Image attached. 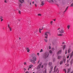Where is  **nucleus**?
I'll return each mask as SVG.
<instances>
[{"label":"nucleus","instance_id":"nucleus-1","mask_svg":"<svg viewBox=\"0 0 73 73\" xmlns=\"http://www.w3.org/2000/svg\"><path fill=\"white\" fill-rule=\"evenodd\" d=\"M48 34H50V33L49 32H46L44 34V35L45 36V38H46V39H44V40L45 41L47 42H48Z\"/></svg>","mask_w":73,"mask_h":73},{"label":"nucleus","instance_id":"nucleus-2","mask_svg":"<svg viewBox=\"0 0 73 73\" xmlns=\"http://www.w3.org/2000/svg\"><path fill=\"white\" fill-rule=\"evenodd\" d=\"M59 72V70L58 68L57 67V66H56L54 68V71H52V73H58Z\"/></svg>","mask_w":73,"mask_h":73},{"label":"nucleus","instance_id":"nucleus-3","mask_svg":"<svg viewBox=\"0 0 73 73\" xmlns=\"http://www.w3.org/2000/svg\"><path fill=\"white\" fill-rule=\"evenodd\" d=\"M49 54L48 52H46L43 55V58H46L49 56Z\"/></svg>","mask_w":73,"mask_h":73},{"label":"nucleus","instance_id":"nucleus-4","mask_svg":"<svg viewBox=\"0 0 73 73\" xmlns=\"http://www.w3.org/2000/svg\"><path fill=\"white\" fill-rule=\"evenodd\" d=\"M36 55L35 54H33L31 55V56L32 57V59L33 60H34L35 61H36V58L35 57Z\"/></svg>","mask_w":73,"mask_h":73},{"label":"nucleus","instance_id":"nucleus-5","mask_svg":"<svg viewBox=\"0 0 73 73\" xmlns=\"http://www.w3.org/2000/svg\"><path fill=\"white\" fill-rule=\"evenodd\" d=\"M42 64V63L40 62L39 64V65H38V66L36 68L39 71H40L41 70V66Z\"/></svg>","mask_w":73,"mask_h":73},{"label":"nucleus","instance_id":"nucleus-6","mask_svg":"<svg viewBox=\"0 0 73 73\" xmlns=\"http://www.w3.org/2000/svg\"><path fill=\"white\" fill-rule=\"evenodd\" d=\"M49 2L50 3H56V0H50Z\"/></svg>","mask_w":73,"mask_h":73},{"label":"nucleus","instance_id":"nucleus-7","mask_svg":"<svg viewBox=\"0 0 73 73\" xmlns=\"http://www.w3.org/2000/svg\"><path fill=\"white\" fill-rule=\"evenodd\" d=\"M8 28H9V30L11 32L12 31V28L10 27V25L9 24L8 25Z\"/></svg>","mask_w":73,"mask_h":73},{"label":"nucleus","instance_id":"nucleus-8","mask_svg":"<svg viewBox=\"0 0 73 73\" xmlns=\"http://www.w3.org/2000/svg\"><path fill=\"white\" fill-rule=\"evenodd\" d=\"M44 1H41V3L40 4V5H41V6H43L44 5Z\"/></svg>","mask_w":73,"mask_h":73},{"label":"nucleus","instance_id":"nucleus-9","mask_svg":"<svg viewBox=\"0 0 73 73\" xmlns=\"http://www.w3.org/2000/svg\"><path fill=\"white\" fill-rule=\"evenodd\" d=\"M64 31L63 29H61V30L60 31V32L61 34L64 33Z\"/></svg>","mask_w":73,"mask_h":73},{"label":"nucleus","instance_id":"nucleus-10","mask_svg":"<svg viewBox=\"0 0 73 73\" xmlns=\"http://www.w3.org/2000/svg\"><path fill=\"white\" fill-rule=\"evenodd\" d=\"M19 1L21 3V4H22L23 3L24 1V0H19Z\"/></svg>","mask_w":73,"mask_h":73},{"label":"nucleus","instance_id":"nucleus-11","mask_svg":"<svg viewBox=\"0 0 73 73\" xmlns=\"http://www.w3.org/2000/svg\"><path fill=\"white\" fill-rule=\"evenodd\" d=\"M19 1L21 3V4H22L23 3L24 1V0H19Z\"/></svg>","mask_w":73,"mask_h":73},{"label":"nucleus","instance_id":"nucleus-12","mask_svg":"<svg viewBox=\"0 0 73 73\" xmlns=\"http://www.w3.org/2000/svg\"><path fill=\"white\" fill-rule=\"evenodd\" d=\"M62 52V50H59L58 52L57 53V54H60Z\"/></svg>","mask_w":73,"mask_h":73},{"label":"nucleus","instance_id":"nucleus-13","mask_svg":"<svg viewBox=\"0 0 73 73\" xmlns=\"http://www.w3.org/2000/svg\"><path fill=\"white\" fill-rule=\"evenodd\" d=\"M63 61L64 63L66 61V57L65 56H63Z\"/></svg>","mask_w":73,"mask_h":73},{"label":"nucleus","instance_id":"nucleus-14","mask_svg":"<svg viewBox=\"0 0 73 73\" xmlns=\"http://www.w3.org/2000/svg\"><path fill=\"white\" fill-rule=\"evenodd\" d=\"M26 50H27V52H29L30 51V49L29 48H26Z\"/></svg>","mask_w":73,"mask_h":73},{"label":"nucleus","instance_id":"nucleus-15","mask_svg":"<svg viewBox=\"0 0 73 73\" xmlns=\"http://www.w3.org/2000/svg\"><path fill=\"white\" fill-rule=\"evenodd\" d=\"M73 62V59H72L71 60V61L70 62L71 65H72V64Z\"/></svg>","mask_w":73,"mask_h":73},{"label":"nucleus","instance_id":"nucleus-16","mask_svg":"<svg viewBox=\"0 0 73 73\" xmlns=\"http://www.w3.org/2000/svg\"><path fill=\"white\" fill-rule=\"evenodd\" d=\"M43 73H47V70L46 69H45L44 70L43 72Z\"/></svg>","mask_w":73,"mask_h":73},{"label":"nucleus","instance_id":"nucleus-17","mask_svg":"<svg viewBox=\"0 0 73 73\" xmlns=\"http://www.w3.org/2000/svg\"><path fill=\"white\" fill-rule=\"evenodd\" d=\"M62 57L61 56H58L57 57V58L58 59H60L62 58Z\"/></svg>","mask_w":73,"mask_h":73},{"label":"nucleus","instance_id":"nucleus-18","mask_svg":"<svg viewBox=\"0 0 73 73\" xmlns=\"http://www.w3.org/2000/svg\"><path fill=\"white\" fill-rule=\"evenodd\" d=\"M3 17L2 16H1L0 17V19L1 20V22H2L3 21Z\"/></svg>","mask_w":73,"mask_h":73},{"label":"nucleus","instance_id":"nucleus-19","mask_svg":"<svg viewBox=\"0 0 73 73\" xmlns=\"http://www.w3.org/2000/svg\"><path fill=\"white\" fill-rule=\"evenodd\" d=\"M32 66H33V65H30L29 66V69H31V68H32Z\"/></svg>","mask_w":73,"mask_h":73},{"label":"nucleus","instance_id":"nucleus-20","mask_svg":"<svg viewBox=\"0 0 73 73\" xmlns=\"http://www.w3.org/2000/svg\"><path fill=\"white\" fill-rule=\"evenodd\" d=\"M73 56V52H72L71 54V55H70V57L72 58Z\"/></svg>","mask_w":73,"mask_h":73},{"label":"nucleus","instance_id":"nucleus-21","mask_svg":"<svg viewBox=\"0 0 73 73\" xmlns=\"http://www.w3.org/2000/svg\"><path fill=\"white\" fill-rule=\"evenodd\" d=\"M71 51V49L69 48L68 50V53H70Z\"/></svg>","mask_w":73,"mask_h":73},{"label":"nucleus","instance_id":"nucleus-22","mask_svg":"<svg viewBox=\"0 0 73 73\" xmlns=\"http://www.w3.org/2000/svg\"><path fill=\"white\" fill-rule=\"evenodd\" d=\"M63 64V61L62 60L60 62V65H62Z\"/></svg>","mask_w":73,"mask_h":73},{"label":"nucleus","instance_id":"nucleus-23","mask_svg":"<svg viewBox=\"0 0 73 73\" xmlns=\"http://www.w3.org/2000/svg\"><path fill=\"white\" fill-rule=\"evenodd\" d=\"M31 61L32 62H35V60H31Z\"/></svg>","mask_w":73,"mask_h":73},{"label":"nucleus","instance_id":"nucleus-24","mask_svg":"<svg viewBox=\"0 0 73 73\" xmlns=\"http://www.w3.org/2000/svg\"><path fill=\"white\" fill-rule=\"evenodd\" d=\"M70 70V68H69L68 69L67 73H68L69 72Z\"/></svg>","mask_w":73,"mask_h":73},{"label":"nucleus","instance_id":"nucleus-25","mask_svg":"<svg viewBox=\"0 0 73 73\" xmlns=\"http://www.w3.org/2000/svg\"><path fill=\"white\" fill-rule=\"evenodd\" d=\"M70 7H73V3H72H72H71V4L70 5Z\"/></svg>","mask_w":73,"mask_h":73},{"label":"nucleus","instance_id":"nucleus-26","mask_svg":"<svg viewBox=\"0 0 73 73\" xmlns=\"http://www.w3.org/2000/svg\"><path fill=\"white\" fill-rule=\"evenodd\" d=\"M70 25H68L67 26V28L68 29H70Z\"/></svg>","mask_w":73,"mask_h":73},{"label":"nucleus","instance_id":"nucleus-27","mask_svg":"<svg viewBox=\"0 0 73 73\" xmlns=\"http://www.w3.org/2000/svg\"><path fill=\"white\" fill-rule=\"evenodd\" d=\"M65 47H66V45H64V46H63V50H64L65 48Z\"/></svg>","mask_w":73,"mask_h":73},{"label":"nucleus","instance_id":"nucleus-28","mask_svg":"<svg viewBox=\"0 0 73 73\" xmlns=\"http://www.w3.org/2000/svg\"><path fill=\"white\" fill-rule=\"evenodd\" d=\"M49 52L50 53V54L52 53V50H50Z\"/></svg>","mask_w":73,"mask_h":73},{"label":"nucleus","instance_id":"nucleus-29","mask_svg":"<svg viewBox=\"0 0 73 73\" xmlns=\"http://www.w3.org/2000/svg\"><path fill=\"white\" fill-rule=\"evenodd\" d=\"M64 71H65V73H67V71L66 70V69H64L63 70Z\"/></svg>","mask_w":73,"mask_h":73},{"label":"nucleus","instance_id":"nucleus-30","mask_svg":"<svg viewBox=\"0 0 73 73\" xmlns=\"http://www.w3.org/2000/svg\"><path fill=\"white\" fill-rule=\"evenodd\" d=\"M38 16H42V15L41 14H38Z\"/></svg>","mask_w":73,"mask_h":73},{"label":"nucleus","instance_id":"nucleus-31","mask_svg":"<svg viewBox=\"0 0 73 73\" xmlns=\"http://www.w3.org/2000/svg\"><path fill=\"white\" fill-rule=\"evenodd\" d=\"M53 66H51L50 67V70H52V69H53Z\"/></svg>","mask_w":73,"mask_h":73},{"label":"nucleus","instance_id":"nucleus-32","mask_svg":"<svg viewBox=\"0 0 73 73\" xmlns=\"http://www.w3.org/2000/svg\"><path fill=\"white\" fill-rule=\"evenodd\" d=\"M53 62H54V61H55V58H53Z\"/></svg>","mask_w":73,"mask_h":73},{"label":"nucleus","instance_id":"nucleus-33","mask_svg":"<svg viewBox=\"0 0 73 73\" xmlns=\"http://www.w3.org/2000/svg\"><path fill=\"white\" fill-rule=\"evenodd\" d=\"M52 70H50L49 71V73H51V72H52Z\"/></svg>","mask_w":73,"mask_h":73},{"label":"nucleus","instance_id":"nucleus-34","mask_svg":"<svg viewBox=\"0 0 73 73\" xmlns=\"http://www.w3.org/2000/svg\"><path fill=\"white\" fill-rule=\"evenodd\" d=\"M58 36H62V34H58Z\"/></svg>","mask_w":73,"mask_h":73},{"label":"nucleus","instance_id":"nucleus-35","mask_svg":"<svg viewBox=\"0 0 73 73\" xmlns=\"http://www.w3.org/2000/svg\"><path fill=\"white\" fill-rule=\"evenodd\" d=\"M39 32L40 33H41V30H40V28H39Z\"/></svg>","mask_w":73,"mask_h":73},{"label":"nucleus","instance_id":"nucleus-36","mask_svg":"<svg viewBox=\"0 0 73 73\" xmlns=\"http://www.w3.org/2000/svg\"><path fill=\"white\" fill-rule=\"evenodd\" d=\"M53 23V21H51L50 22V23L51 24V25H52V23Z\"/></svg>","mask_w":73,"mask_h":73},{"label":"nucleus","instance_id":"nucleus-37","mask_svg":"<svg viewBox=\"0 0 73 73\" xmlns=\"http://www.w3.org/2000/svg\"><path fill=\"white\" fill-rule=\"evenodd\" d=\"M24 65H26L27 63L26 62H24Z\"/></svg>","mask_w":73,"mask_h":73},{"label":"nucleus","instance_id":"nucleus-38","mask_svg":"<svg viewBox=\"0 0 73 73\" xmlns=\"http://www.w3.org/2000/svg\"><path fill=\"white\" fill-rule=\"evenodd\" d=\"M5 3H7V0H5Z\"/></svg>","mask_w":73,"mask_h":73},{"label":"nucleus","instance_id":"nucleus-39","mask_svg":"<svg viewBox=\"0 0 73 73\" xmlns=\"http://www.w3.org/2000/svg\"><path fill=\"white\" fill-rule=\"evenodd\" d=\"M19 14H21V11H19Z\"/></svg>","mask_w":73,"mask_h":73},{"label":"nucleus","instance_id":"nucleus-40","mask_svg":"<svg viewBox=\"0 0 73 73\" xmlns=\"http://www.w3.org/2000/svg\"><path fill=\"white\" fill-rule=\"evenodd\" d=\"M49 65H51V62H50L49 63Z\"/></svg>","mask_w":73,"mask_h":73},{"label":"nucleus","instance_id":"nucleus-41","mask_svg":"<svg viewBox=\"0 0 73 73\" xmlns=\"http://www.w3.org/2000/svg\"><path fill=\"white\" fill-rule=\"evenodd\" d=\"M43 67H44V66L42 65L41 66V68H43Z\"/></svg>","mask_w":73,"mask_h":73},{"label":"nucleus","instance_id":"nucleus-42","mask_svg":"<svg viewBox=\"0 0 73 73\" xmlns=\"http://www.w3.org/2000/svg\"><path fill=\"white\" fill-rule=\"evenodd\" d=\"M43 51V50L42 49H41L40 50V52H42Z\"/></svg>","mask_w":73,"mask_h":73},{"label":"nucleus","instance_id":"nucleus-43","mask_svg":"<svg viewBox=\"0 0 73 73\" xmlns=\"http://www.w3.org/2000/svg\"><path fill=\"white\" fill-rule=\"evenodd\" d=\"M43 29V27H42V29H41L40 28V30H42Z\"/></svg>","mask_w":73,"mask_h":73},{"label":"nucleus","instance_id":"nucleus-44","mask_svg":"<svg viewBox=\"0 0 73 73\" xmlns=\"http://www.w3.org/2000/svg\"><path fill=\"white\" fill-rule=\"evenodd\" d=\"M49 49H51V47L50 46H49Z\"/></svg>","mask_w":73,"mask_h":73},{"label":"nucleus","instance_id":"nucleus-45","mask_svg":"<svg viewBox=\"0 0 73 73\" xmlns=\"http://www.w3.org/2000/svg\"><path fill=\"white\" fill-rule=\"evenodd\" d=\"M68 7H67L66 8L65 10H66L67 11V9H68Z\"/></svg>","mask_w":73,"mask_h":73},{"label":"nucleus","instance_id":"nucleus-46","mask_svg":"<svg viewBox=\"0 0 73 73\" xmlns=\"http://www.w3.org/2000/svg\"><path fill=\"white\" fill-rule=\"evenodd\" d=\"M67 53V50H66L65 52V54H66Z\"/></svg>","mask_w":73,"mask_h":73},{"label":"nucleus","instance_id":"nucleus-47","mask_svg":"<svg viewBox=\"0 0 73 73\" xmlns=\"http://www.w3.org/2000/svg\"><path fill=\"white\" fill-rule=\"evenodd\" d=\"M69 58V56L68 55L67 56V58Z\"/></svg>","mask_w":73,"mask_h":73},{"label":"nucleus","instance_id":"nucleus-48","mask_svg":"<svg viewBox=\"0 0 73 73\" xmlns=\"http://www.w3.org/2000/svg\"><path fill=\"white\" fill-rule=\"evenodd\" d=\"M59 14L60 15H61V13L60 12H59Z\"/></svg>","mask_w":73,"mask_h":73},{"label":"nucleus","instance_id":"nucleus-49","mask_svg":"<svg viewBox=\"0 0 73 73\" xmlns=\"http://www.w3.org/2000/svg\"><path fill=\"white\" fill-rule=\"evenodd\" d=\"M14 45L12 46V48H14Z\"/></svg>","mask_w":73,"mask_h":73},{"label":"nucleus","instance_id":"nucleus-50","mask_svg":"<svg viewBox=\"0 0 73 73\" xmlns=\"http://www.w3.org/2000/svg\"><path fill=\"white\" fill-rule=\"evenodd\" d=\"M69 62V60H67V62Z\"/></svg>","mask_w":73,"mask_h":73},{"label":"nucleus","instance_id":"nucleus-51","mask_svg":"<svg viewBox=\"0 0 73 73\" xmlns=\"http://www.w3.org/2000/svg\"><path fill=\"white\" fill-rule=\"evenodd\" d=\"M66 11H67L66 10H65V11H64V13L66 12Z\"/></svg>","mask_w":73,"mask_h":73},{"label":"nucleus","instance_id":"nucleus-52","mask_svg":"<svg viewBox=\"0 0 73 73\" xmlns=\"http://www.w3.org/2000/svg\"><path fill=\"white\" fill-rule=\"evenodd\" d=\"M39 53H37V55H38V56H39Z\"/></svg>","mask_w":73,"mask_h":73},{"label":"nucleus","instance_id":"nucleus-53","mask_svg":"<svg viewBox=\"0 0 73 73\" xmlns=\"http://www.w3.org/2000/svg\"><path fill=\"white\" fill-rule=\"evenodd\" d=\"M25 73H29L28 71L26 72Z\"/></svg>","mask_w":73,"mask_h":73},{"label":"nucleus","instance_id":"nucleus-54","mask_svg":"<svg viewBox=\"0 0 73 73\" xmlns=\"http://www.w3.org/2000/svg\"><path fill=\"white\" fill-rule=\"evenodd\" d=\"M24 69V70H26V69H25V68H24V69Z\"/></svg>","mask_w":73,"mask_h":73},{"label":"nucleus","instance_id":"nucleus-55","mask_svg":"<svg viewBox=\"0 0 73 73\" xmlns=\"http://www.w3.org/2000/svg\"><path fill=\"white\" fill-rule=\"evenodd\" d=\"M32 3H33V4H34V1H33Z\"/></svg>","mask_w":73,"mask_h":73},{"label":"nucleus","instance_id":"nucleus-56","mask_svg":"<svg viewBox=\"0 0 73 73\" xmlns=\"http://www.w3.org/2000/svg\"><path fill=\"white\" fill-rule=\"evenodd\" d=\"M64 42H63L62 43V44H64Z\"/></svg>","mask_w":73,"mask_h":73},{"label":"nucleus","instance_id":"nucleus-57","mask_svg":"<svg viewBox=\"0 0 73 73\" xmlns=\"http://www.w3.org/2000/svg\"><path fill=\"white\" fill-rule=\"evenodd\" d=\"M35 5L36 7V4H35Z\"/></svg>","mask_w":73,"mask_h":73},{"label":"nucleus","instance_id":"nucleus-58","mask_svg":"<svg viewBox=\"0 0 73 73\" xmlns=\"http://www.w3.org/2000/svg\"><path fill=\"white\" fill-rule=\"evenodd\" d=\"M29 69H30V68H29L28 69V70H29Z\"/></svg>","mask_w":73,"mask_h":73},{"label":"nucleus","instance_id":"nucleus-59","mask_svg":"<svg viewBox=\"0 0 73 73\" xmlns=\"http://www.w3.org/2000/svg\"><path fill=\"white\" fill-rule=\"evenodd\" d=\"M60 29V28H59L58 29V30H59Z\"/></svg>","mask_w":73,"mask_h":73},{"label":"nucleus","instance_id":"nucleus-60","mask_svg":"<svg viewBox=\"0 0 73 73\" xmlns=\"http://www.w3.org/2000/svg\"><path fill=\"white\" fill-rule=\"evenodd\" d=\"M39 62H40V60L38 61V63H39Z\"/></svg>","mask_w":73,"mask_h":73},{"label":"nucleus","instance_id":"nucleus-61","mask_svg":"<svg viewBox=\"0 0 73 73\" xmlns=\"http://www.w3.org/2000/svg\"><path fill=\"white\" fill-rule=\"evenodd\" d=\"M54 21H56V20H55V19H54Z\"/></svg>","mask_w":73,"mask_h":73},{"label":"nucleus","instance_id":"nucleus-62","mask_svg":"<svg viewBox=\"0 0 73 73\" xmlns=\"http://www.w3.org/2000/svg\"><path fill=\"white\" fill-rule=\"evenodd\" d=\"M69 64H68L67 66H69Z\"/></svg>","mask_w":73,"mask_h":73},{"label":"nucleus","instance_id":"nucleus-63","mask_svg":"<svg viewBox=\"0 0 73 73\" xmlns=\"http://www.w3.org/2000/svg\"><path fill=\"white\" fill-rule=\"evenodd\" d=\"M21 39V38H20H20H19V40H20Z\"/></svg>","mask_w":73,"mask_h":73},{"label":"nucleus","instance_id":"nucleus-64","mask_svg":"<svg viewBox=\"0 0 73 73\" xmlns=\"http://www.w3.org/2000/svg\"><path fill=\"white\" fill-rule=\"evenodd\" d=\"M71 73H73V72H72Z\"/></svg>","mask_w":73,"mask_h":73}]
</instances>
